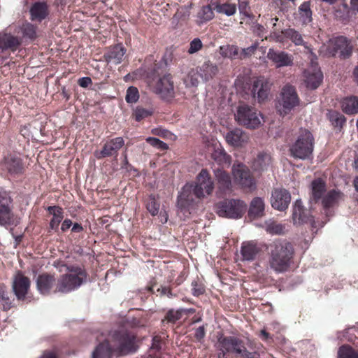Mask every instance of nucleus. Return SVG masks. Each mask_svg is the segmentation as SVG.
Segmentation results:
<instances>
[{
  "label": "nucleus",
  "mask_w": 358,
  "mask_h": 358,
  "mask_svg": "<svg viewBox=\"0 0 358 358\" xmlns=\"http://www.w3.org/2000/svg\"><path fill=\"white\" fill-rule=\"evenodd\" d=\"M135 336L126 331H115L110 341L99 343L92 352V358H111L113 352L126 355L136 350Z\"/></svg>",
  "instance_id": "nucleus-1"
},
{
  "label": "nucleus",
  "mask_w": 358,
  "mask_h": 358,
  "mask_svg": "<svg viewBox=\"0 0 358 358\" xmlns=\"http://www.w3.org/2000/svg\"><path fill=\"white\" fill-rule=\"evenodd\" d=\"M269 266L276 273L287 270L293 255L292 245L286 241H276L271 245Z\"/></svg>",
  "instance_id": "nucleus-2"
},
{
  "label": "nucleus",
  "mask_w": 358,
  "mask_h": 358,
  "mask_svg": "<svg viewBox=\"0 0 358 358\" xmlns=\"http://www.w3.org/2000/svg\"><path fill=\"white\" fill-rule=\"evenodd\" d=\"M67 273L62 275L57 280L56 291L61 293H69L78 289L87 281L85 271L79 266H66Z\"/></svg>",
  "instance_id": "nucleus-3"
},
{
  "label": "nucleus",
  "mask_w": 358,
  "mask_h": 358,
  "mask_svg": "<svg viewBox=\"0 0 358 358\" xmlns=\"http://www.w3.org/2000/svg\"><path fill=\"white\" fill-rule=\"evenodd\" d=\"M314 149V137L307 129H301L295 141L289 146L290 155L302 160L312 158Z\"/></svg>",
  "instance_id": "nucleus-4"
},
{
  "label": "nucleus",
  "mask_w": 358,
  "mask_h": 358,
  "mask_svg": "<svg viewBox=\"0 0 358 358\" xmlns=\"http://www.w3.org/2000/svg\"><path fill=\"white\" fill-rule=\"evenodd\" d=\"M299 105L300 99L295 87L290 85H285L276 104V109L279 115L282 117L290 115Z\"/></svg>",
  "instance_id": "nucleus-5"
},
{
  "label": "nucleus",
  "mask_w": 358,
  "mask_h": 358,
  "mask_svg": "<svg viewBox=\"0 0 358 358\" xmlns=\"http://www.w3.org/2000/svg\"><path fill=\"white\" fill-rule=\"evenodd\" d=\"M235 120L240 125L248 129H257L262 124L263 116L255 108L242 104L237 108Z\"/></svg>",
  "instance_id": "nucleus-6"
},
{
  "label": "nucleus",
  "mask_w": 358,
  "mask_h": 358,
  "mask_svg": "<svg viewBox=\"0 0 358 358\" xmlns=\"http://www.w3.org/2000/svg\"><path fill=\"white\" fill-rule=\"evenodd\" d=\"M246 203L240 199H226L216 205V211L220 217L238 219L245 212Z\"/></svg>",
  "instance_id": "nucleus-7"
},
{
  "label": "nucleus",
  "mask_w": 358,
  "mask_h": 358,
  "mask_svg": "<svg viewBox=\"0 0 358 358\" xmlns=\"http://www.w3.org/2000/svg\"><path fill=\"white\" fill-rule=\"evenodd\" d=\"M326 46L327 54L330 56H335L339 53V57L342 59L350 57L353 48L350 41L343 36L330 39Z\"/></svg>",
  "instance_id": "nucleus-8"
},
{
  "label": "nucleus",
  "mask_w": 358,
  "mask_h": 358,
  "mask_svg": "<svg viewBox=\"0 0 358 358\" xmlns=\"http://www.w3.org/2000/svg\"><path fill=\"white\" fill-rule=\"evenodd\" d=\"M232 174L236 182L242 188L252 192L256 189V182L249 169L243 164H234Z\"/></svg>",
  "instance_id": "nucleus-9"
},
{
  "label": "nucleus",
  "mask_w": 358,
  "mask_h": 358,
  "mask_svg": "<svg viewBox=\"0 0 358 358\" xmlns=\"http://www.w3.org/2000/svg\"><path fill=\"white\" fill-rule=\"evenodd\" d=\"M214 189V182L206 169H201L196 178V182L193 187L194 195L199 198H203L212 194Z\"/></svg>",
  "instance_id": "nucleus-10"
},
{
  "label": "nucleus",
  "mask_w": 358,
  "mask_h": 358,
  "mask_svg": "<svg viewBox=\"0 0 358 358\" xmlns=\"http://www.w3.org/2000/svg\"><path fill=\"white\" fill-rule=\"evenodd\" d=\"M218 343L224 354L231 352L245 357L248 352L243 342L234 336L220 337L218 339Z\"/></svg>",
  "instance_id": "nucleus-11"
},
{
  "label": "nucleus",
  "mask_w": 358,
  "mask_h": 358,
  "mask_svg": "<svg viewBox=\"0 0 358 358\" xmlns=\"http://www.w3.org/2000/svg\"><path fill=\"white\" fill-rule=\"evenodd\" d=\"M271 83L270 80L263 76L255 79L251 85V95L259 103L264 102L268 99Z\"/></svg>",
  "instance_id": "nucleus-12"
},
{
  "label": "nucleus",
  "mask_w": 358,
  "mask_h": 358,
  "mask_svg": "<svg viewBox=\"0 0 358 358\" xmlns=\"http://www.w3.org/2000/svg\"><path fill=\"white\" fill-rule=\"evenodd\" d=\"M155 92L165 100H171L174 97L173 82L170 74H166L159 79L155 87Z\"/></svg>",
  "instance_id": "nucleus-13"
},
{
  "label": "nucleus",
  "mask_w": 358,
  "mask_h": 358,
  "mask_svg": "<svg viewBox=\"0 0 358 358\" xmlns=\"http://www.w3.org/2000/svg\"><path fill=\"white\" fill-rule=\"evenodd\" d=\"M267 58L277 69L289 67L294 64V57L292 55L285 51L270 48L267 52Z\"/></svg>",
  "instance_id": "nucleus-14"
},
{
  "label": "nucleus",
  "mask_w": 358,
  "mask_h": 358,
  "mask_svg": "<svg viewBox=\"0 0 358 358\" xmlns=\"http://www.w3.org/2000/svg\"><path fill=\"white\" fill-rule=\"evenodd\" d=\"M30 280L21 272H17L13 278V291L18 300H24L30 287Z\"/></svg>",
  "instance_id": "nucleus-15"
},
{
  "label": "nucleus",
  "mask_w": 358,
  "mask_h": 358,
  "mask_svg": "<svg viewBox=\"0 0 358 358\" xmlns=\"http://www.w3.org/2000/svg\"><path fill=\"white\" fill-rule=\"evenodd\" d=\"M124 145V141L122 137H116L107 141L101 151L96 152L95 156L98 159L117 155L118 151Z\"/></svg>",
  "instance_id": "nucleus-16"
},
{
  "label": "nucleus",
  "mask_w": 358,
  "mask_h": 358,
  "mask_svg": "<svg viewBox=\"0 0 358 358\" xmlns=\"http://www.w3.org/2000/svg\"><path fill=\"white\" fill-rule=\"evenodd\" d=\"M291 200V196L285 189H276L271 194V203L273 208L284 210L287 208Z\"/></svg>",
  "instance_id": "nucleus-17"
},
{
  "label": "nucleus",
  "mask_w": 358,
  "mask_h": 358,
  "mask_svg": "<svg viewBox=\"0 0 358 358\" xmlns=\"http://www.w3.org/2000/svg\"><path fill=\"white\" fill-rule=\"evenodd\" d=\"M217 182V192L220 194H226L232 191V182L229 174L221 169L214 170Z\"/></svg>",
  "instance_id": "nucleus-18"
},
{
  "label": "nucleus",
  "mask_w": 358,
  "mask_h": 358,
  "mask_svg": "<svg viewBox=\"0 0 358 358\" xmlns=\"http://www.w3.org/2000/svg\"><path fill=\"white\" fill-rule=\"evenodd\" d=\"M249 139L248 134L239 128L231 129L225 135L227 143L236 148L243 147L248 143Z\"/></svg>",
  "instance_id": "nucleus-19"
},
{
  "label": "nucleus",
  "mask_w": 358,
  "mask_h": 358,
  "mask_svg": "<svg viewBox=\"0 0 358 358\" xmlns=\"http://www.w3.org/2000/svg\"><path fill=\"white\" fill-rule=\"evenodd\" d=\"M305 83L306 87L315 90L321 84L323 75L317 65H312L304 71Z\"/></svg>",
  "instance_id": "nucleus-20"
},
{
  "label": "nucleus",
  "mask_w": 358,
  "mask_h": 358,
  "mask_svg": "<svg viewBox=\"0 0 358 358\" xmlns=\"http://www.w3.org/2000/svg\"><path fill=\"white\" fill-rule=\"evenodd\" d=\"M292 220L294 224L310 222L313 225L314 223L313 217L303 209L301 200H296L293 205Z\"/></svg>",
  "instance_id": "nucleus-21"
},
{
  "label": "nucleus",
  "mask_w": 358,
  "mask_h": 358,
  "mask_svg": "<svg viewBox=\"0 0 358 358\" xmlns=\"http://www.w3.org/2000/svg\"><path fill=\"white\" fill-rule=\"evenodd\" d=\"M341 198V193L339 191L331 189L327 192L320 201L322 205L324 213L327 217H330L332 215L330 209L338 203Z\"/></svg>",
  "instance_id": "nucleus-22"
},
{
  "label": "nucleus",
  "mask_w": 358,
  "mask_h": 358,
  "mask_svg": "<svg viewBox=\"0 0 358 358\" xmlns=\"http://www.w3.org/2000/svg\"><path fill=\"white\" fill-rule=\"evenodd\" d=\"M2 167L7 170L10 175L20 174L24 169L22 159L19 157L12 155L4 159Z\"/></svg>",
  "instance_id": "nucleus-23"
},
{
  "label": "nucleus",
  "mask_w": 358,
  "mask_h": 358,
  "mask_svg": "<svg viewBox=\"0 0 358 358\" xmlns=\"http://www.w3.org/2000/svg\"><path fill=\"white\" fill-rule=\"evenodd\" d=\"M198 68L200 73V78L203 82H208L213 79L219 71L217 65L210 60L204 62Z\"/></svg>",
  "instance_id": "nucleus-24"
},
{
  "label": "nucleus",
  "mask_w": 358,
  "mask_h": 358,
  "mask_svg": "<svg viewBox=\"0 0 358 358\" xmlns=\"http://www.w3.org/2000/svg\"><path fill=\"white\" fill-rule=\"evenodd\" d=\"M22 39L10 34H0V49L15 51L21 45Z\"/></svg>",
  "instance_id": "nucleus-25"
},
{
  "label": "nucleus",
  "mask_w": 358,
  "mask_h": 358,
  "mask_svg": "<svg viewBox=\"0 0 358 358\" xmlns=\"http://www.w3.org/2000/svg\"><path fill=\"white\" fill-rule=\"evenodd\" d=\"M55 283L54 277L48 274L40 275L36 279L37 289L43 295L49 294Z\"/></svg>",
  "instance_id": "nucleus-26"
},
{
  "label": "nucleus",
  "mask_w": 358,
  "mask_h": 358,
  "mask_svg": "<svg viewBox=\"0 0 358 358\" xmlns=\"http://www.w3.org/2000/svg\"><path fill=\"white\" fill-rule=\"evenodd\" d=\"M260 249L257 245L252 241L245 242L242 244L241 254L242 260L252 261L259 252Z\"/></svg>",
  "instance_id": "nucleus-27"
},
{
  "label": "nucleus",
  "mask_w": 358,
  "mask_h": 358,
  "mask_svg": "<svg viewBox=\"0 0 358 358\" xmlns=\"http://www.w3.org/2000/svg\"><path fill=\"white\" fill-rule=\"evenodd\" d=\"M126 50L122 45H117L111 48L106 54V60L108 63L119 64L122 61V58L125 55Z\"/></svg>",
  "instance_id": "nucleus-28"
},
{
  "label": "nucleus",
  "mask_w": 358,
  "mask_h": 358,
  "mask_svg": "<svg viewBox=\"0 0 358 358\" xmlns=\"http://www.w3.org/2000/svg\"><path fill=\"white\" fill-rule=\"evenodd\" d=\"M311 199L315 203L320 202L327 193L325 182L320 178L313 180L311 182Z\"/></svg>",
  "instance_id": "nucleus-29"
},
{
  "label": "nucleus",
  "mask_w": 358,
  "mask_h": 358,
  "mask_svg": "<svg viewBox=\"0 0 358 358\" xmlns=\"http://www.w3.org/2000/svg\"><path fill=\"white\" fill-rule=\"evenodd\" d=\"M271 162V157L266 152H260L253 160L252 168L255 171H264L268 169Z\"/></svg>",
  "instance_id": "nucleus-30"
},
{
  "label": "nucleus",
  "mask_w": 358,
  "mask_h": 358,
  "mask_svg": "<svg viewBox=\"0 0 358 358\" xmlns=\"http://www.w3.org/2000/svg\"><path fill=\"white\" fill-rule=\"evenodd\" d=\"M264 201L260 197L254 198L250 205L248 215L250 217H262L264 214Z\"/></svg>",
  "instance_id": "nucleus-31"
},
{
  "label": "nucleus",
  "mask_w": 358,
  "mask_h": 358,
  "mask_svg": "<svg viewBox=\"0 0 358 358\" xmlns=\"http://www.w3.org/2000/svg\"><path fill=\"white\" fill-rule=\"evenodd\" d=\"M31 19L41 21L48 15V5L45 2L35 3L30 9Z\"/></svg>",
  "instance_id": "nucleus-32"
},
{
  "label": "nucleus",
  "mask_w": 358,
  "mask_h": 358,
  "mask_svg": "<svg viewBox=\"0 0 358 358\" xmlns=\"http://www.w3.org/2000/svg\"><path fill=\"white\" fill-rule=\"evenodd\" d=\"M211 156L213 159L219 165L229 166L231 163V157L222 147L216 148Z\"/></svg>",
  "instance_id": "nucleus-33"
},
{
  "label": "nucleus",
  "mask_w": 358,
  "mask_h": 358,
  "mask_svg": "<svg viewBox=\"0 0 358 358\" xmlns=\"http://www.w3.org/2000/svg\"><path fill=\"white\" fill-rule=\"evenodd\" d=\"M48 210L50 213L52 215V218L50 223V228L56 230L58 229L59 225L64 217L63 210L62 208L58 206H50Z\"/></svg>",
  "instance_id": "nucleus-34"
},
{
  "label": "nucleus",
  "mask_w": 358,
  "mask_h": 358,
  "mask_svg": "<svg viewBox=\"0 0 358 358\" xmlns=\"http://www.w3.org/2000/svg\"><path fill=\"white\" fill-rule=\"evenodd\" d=\"M342 108L347 114H355L358 113V97L352 96L343 101Z\"/></svg>",
  "instance_id": "nucleus-35"
},
{
  "label": "nucleus",
  "mask_w": 358,
  "mask_h": 358,
  "mask_svg": "<svg viewBox=\"0 0 358 358\" xmlns=\"http://www.w3.org/2000/svg\"><path fill=\"white\" fill-rule=\"evenodd\" d=\"M264 228L268 233L275 235L283 234L285 231V225L280 223H278L271 220H268L265 222Z\"/></svg>",
  "instance_id": "nucleus-36"
},
{
  "label": "nucleus",
  "mask_w": 358,
  "mask_h": 358,
  "mask_svg": "<svg viewBox=\"0 0 358 358\" xmlns=\"http://www.w3.org/2000/svg\"><path fill=\"white\" fill-rule=\"evenodd\" d=\"M214 17V13L210 6H203L197 13V24H201L211 20Z\"/></svg>",
  "instance_id": "nucleus-37"
},
{
  "label": "nucleus",
  "mask_w": 358,
  "mask_h": 358,
  "mask_svg": "<svg viewBox=\"0 0 358 358\" xmlns=\"http://www.w3.org/2000/svg\"><path fill=\"white\" fill-rule=\"evenodd\" d=\"M238 48L234 45H224L220 47V54L224 58L235 59L238 56Z\"/></svg>",
  "instance_id": "nucleus-38"
},
{
  "label": "nucleus",
  "mask_w": 358,
  "mask_h": 358,
  "mask_svg": "<svg viewBox=\"0 0 358 358\" xmlns=\"http://www.w3.org/2000/svg\"><path fill=\"white\" fill-rule=\"evenodd\" d=\"M300 19L303 24H308L312 21V11L310 3L308 1L303 2L299 8Z\"/></svg>",
  "instance_id": "nucleus-39"
},
{
  "label": "nucleus",
  "mask_w": 358,
  "mask_h": 358,
  "mask_svg": "<svg viewBox=\"0 0 358 358\" xmlns=\"http://www.w3.org/2000/svg\"><path fill=\"white\" fill-rule=\"evenodd\" d=\"M327 117L331 124L336 127H342L346 120L343 115L336 110H329Z\"/></svg>",
  "instance_id": "nucleus-40"
},
{
  "label": "nucleus",
  "mask_w": 358,
  "mask_h": 358,
  "mask_svg": "<svg viewBox=\"0 0 358 358\" xmlns=\"http://www.w3.org/2000/svg\"><path fill=\"white\" fill-rule=\"evenodd\" d=\"M200 73L199 68L192 69L189 71L185 83L187 86L196 87L199 83Z\"/></svg>",
  "instance_id": "nucleus-41"
},
{
  "label": "nucleus",
  "mask_w": 358,
  "mask_h": 358,
  "mask_svg": "<svg viewBox=\"0 0 358 358\" xmlns=\"http://www.w3.org/2000/svg\"><path fill=\"white\" fill-rule=\"evenodd\" d=\"M284 36L289 38L296 45L303 44V40L301 34L293 29H285L282 31Z\"/></svg>",
  "instance_id": "nucleus-42"
},
{
  "label": "nucleus",
  "mask_w": 358,
  "mask_h": 358,
  "mask_svg": "<svg viewBox=\"0 0 358 358\" xmlns=\"http://www.w3.org/2000/svg\"><path fill=\"white\" fill-rule=\"evenodd\" d=\"M13 213L11 208H0V225L6 226L13 223Z\"/></svg>",
  "instance_id": "nucleus-43"
},
{
  "label": "nucleus",
  "mask_w": 358,
  "mask_h": 358,
  "mask_svg": "<svg viewBox=\"0 0 358 358\" xmlns=\"http://www.w3.org/2000/svg\"><path fill=\"white\" fill-rule=\"evenodd\" d=\"M338 358H358V353L348 345H343L338 352Z\"/></svg>",
  "instance_id": "nucleus-44"
},
{
  "label": "nucleus",
  "mask_w": 358,
  "mask_h": 358,
  "mask_svg": "<svg viewBox=\"0 0 358 358\" xmlns=\"http://www.w3.org/2000/svg\"><path fill=\"white\" fill-rule=\"evenodd\" d=\"M216 10L219 13H223L227 16H231L236 12V6L233 3H223L216 6Z\"/></svg>",
  "instance_id": "nucleus-45"
},
{
  "label": "nucleus",
  "mask_w": 358,
  "mask_h": 358,
  "mask_svg": "<svg viewBox=\"0 0 358 358\" xmlns=\"http://www.w3.org/2000/svg\"><path fill=\"white\" fill-rule=\"evenodd\" d=\"M21 31L23 37L25 38L34 40L36 37V27L29 23L23 24L21 27Z\"/></svg>",
  "instance_id": "nucleus-46"
},
{
  "label": "nucleus",
  "mask_w": 358,
  "mask_h": 358,
  "mask_svg": "<svg viewBox=\"0 0 358 358\" xmlns=\"http://www.w3.org/2000/svg\"><path fill=\"white\" fill-rule=\"evenodd\" d=\"M192 188V186L189 185H186L183 187L182 192L180 193L178 197V205L184 206L185 203L190 200V199L189 198V194L191 192Z\"/></svg>",
  "instance_id": "nucleus-47"
},
{
  "label": "nucleus",
  "mask_w": 358,
  "mask_h": 358,
  "mask_svg": "<svg viewBox=\"0 0 358 358\" xmlns=\"http://www.w3.org/2000/svg\"><path fill=\"white\" fill-rule=\"evenodd\" d=\"M145 141L150 145L161 151L166 150L169 148L168 145L159 138L155 137H148Z\"/></svg>",
  "instance_id": "nucleus-48"
},
{
  "label": "nucleus",
  "mask_w": 358,
  "mask_h": 358,
  "mask_svg": "<svg viewBox=\"0 0 358 358\" xmlns=\"http://www.w3.org/2000/svg\"><path fill=\"white\" fill-rule=\"evenodd\" d=\"M139 98L138 91L135 87H129L127 91L126 101L128 103H136Z\"/></svg>",
  "instance_id": "nucleus-49"
},
{
  "label": "nucleus",
  "mask_w": 358,
  "mask_h": 358,
  "mask_svg": "<svg viewBox=\"0 0 358 358\" xmlns=\"http://www.w3.org/2000/svg\"><path fill=\"white\" fill-rule=\"evenodd\" d=\"M159 206V203L155 200L154 197L150 196L149 198L148 202L147 203V209L152 215L155 216L158 214Z\"/></svg>",
  "instance_id": "nucleus-50"
},
{
  "label": "nucleus",
  "mask_w": 358,
  "mask_h": 358,
  "mask_svg": "<svg viewBox=\"0 0 358 358\" xmlns=\"http://www.w3.org/2000/svg\"><path fill=\"white\" fill-rule=\"evenodd\" d=\"M11 199L6 192L0 189V208H10Z\"/></svg>",
  "instance_id": "nucleus-51"
},
{
  "label": "nucleus",
  "mask_w": 358,
  "mask_h": 358,
  "mask_svg": "<svg viewBox=\"0 0 358 358\" xmlns=\"http://www.w3.org/2000/svg\"><path fill=\"white\" fill-rule=\"evenodd\" d=\"M0 307L3 310H7L11 307V302L3 289H0Z\"/></svg>",
  "instance_id": "nucleus-52"
},
{
  "label": "nucleus",
  "mask_w": 358,
  "mask_h": 358,
  "mask_svg": "<svg viewBox=\"0 0 358 358\" xmlns=\"http://www.w3.org/2000/svg\"><path fill=\"white\" fill-rule=\"evenodd\" d=\"M152 114V110L145 109L143 108L137 107L134 111L135 119L137 121H141V120L150 116Z\"/></svg>",
  "instance_id": "nucleus-53"
},
{
  "label": "nucleus",
  "mask_w": 358,
  "mask_h": 358,
  "mask_svg": "<svg viewBox=\"0 0 358 358\" xmlns=\"http://www.w3.org/2000/svg\"><path fill=\"white\" fill-rule=\"evenodd\" d=\"M203 47L202 41L199 38H194L189 43L188 53L194 54L199 51Z\"/></svg>",
  "instance_id": "nucleus-54"
},
{
  "label": "nucleus",
  "mask_w": 358,
  "mask_h": 358,
  "mask_svg": "<svg viewBox=\"0 0 358 358\" xmlns=\"http://www.w3.org/2000/svg\"><path fill=\"white\" fill-rule=\"evenodd\" d=\"M238 5L240 13L248 17L250 9L248 1L247 0H238Z\"/></svg>",
  "instance_id": "nucleus-55"
},
{
  "label": "nucleus",
  "mask_w": 358,
  "mask_h": 358,
  "mask_svg": "<svg viewBox=\"0 0 358 358\" xmlns=\"http://www.w3.org/2000/svg\"><path fill=\"white\" fill-rule=\"evenodd\" d=\"M257 48V45L254 44V45H252L246 48L242 49L241 55H240V58H242V56L245 57L252 55L256 50Z\"/></svg>",
  "instance_id": "nucleus-56"
},
{
  "label": "nucleus",
  "mask_w": 358,
  "mask_h": 358,
  "mask_svg": "<svg viewBox=\"0 0 358 358\" xmlns=\"http://www.w3.org/2000/svg\"><path fill=\"white\" fill-rule=\"evenodd\" d=\"M192 294L194 296H199L203 294L204 289L201 285L197 284L196 282H192Z\"/></svg>",
  "instance_id": "nucleus-57"
},
{
  "label": "nucleus",
  "mask_w": 358,
  "mask_h": 358,
  "mask_svg": "<svg viewBox=\"0 0 358 358\" xmlns=\"http://www.w3.org/2000/svg\"><path fill=\"white\" fill-rule=\"evenodd\" d=\"M157 292L160 295V296H164V295H166L168 297H171L172 296V293H171V289H169V287H165V286H162L159 288H157Z\"/></svg>",
  "instance_id": "nucleus-58"
},
{
  "label": "nucleus",
  "mask_w": 358,
  "mask_h": 358,
  "mask_svg": "<svg viewBox=\"0 0 358 358\" xmlns=\"http://www.w3.org/2000/svg\"><path fill=\"white\" fill-rule=\"evenodd\" d=\"M92 83V79L90 77H83L78 80V84L82 87H87Z\"/></svg>",
  "instance_id": "nucleus-59"
},
{
  "label": "nucleus",
  "mask_w": 358,
  "mask_h": 358,
  "mask_svg": "<svg viewBox=\"0 0 358 358\" xmlns=\"http://www.w3.org/2000/svg\"><path fill=\"white\" fill-rule=\"evenodd\" d=\"M205 336V331L203 327H199L196 329L195 336L197 339H201Z\"/></svg>",
  "instance_id": "nucleus-60"
},
{
  "label": "nucleus",
  "mask_w": 358,
  "mask_h": 358,
  "mask_svg": "<svg viewBox=\"0 0 358 358\" xmlns=\"http://www.w3.org/2000/svg\"><path fill=\"white\" fill-rule=\"evenodd\" d=\"M152 133L155 135L165 137L169 133V131L162 129H155L152 130Z\"/></svg>",
  "instance_id": "nucleus-61"
},
{
  "label": "nucleus",
  "mask_w": 358,
  "mask_h": 358,
  "mask_svg": "<svg viewBox=\"0 0 358 358\" xmlns=\"http://www.w3.org/2000/svg\"><path fill=\"white\" fill-rule=\"evenodd\" d=\"M72 225V222L69 219H66L64 220V222L62 224L61 229L63 231H66L69 229Z\"/></svg>",
  "instance_id": "nucleus-62"
},
{
  "label": "nucleus",
  "mask_w": 358,
  "mask_h": 358,
  "mask_svg": "<svg viewBox=\"0 0 358 358\" xmlns=\"http://www.w3.org/2000/svg\"><path fill=\"white\" fill-rule=\"evenodd\" d=\"M152 348L157 350H159L161 348L160 339L158 336H155L152 338Z\"/></svg>",
  "instance_id": "nucleus-63"
},
{
  "label": "nucleus",
  "mask_w": 358,
  "mask_h": 358,
  "mask_svg": "<svg viewBox=\"0 0 358 358\" xmlns=\"http://www.w3.org/2000/svg\"><path fill=\"white\" fill-rule=\"evenodd\" d=\"M159 219L162 223H166L168 220V215L166 211L160 212Z\"/></svg>",
  "instance_id": "nucleus-64"
}]
</instances>
